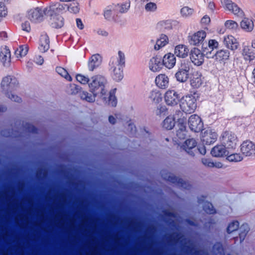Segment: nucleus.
I'll return each instance as SVG.
<instances>
[{
	"label": "nucleus",
	"mask_w": 255,
	"mask_h": 255,
	"mask_svg": "<svg viewBox=\"0 0 255 255\" xmlns=\"http://www.w3.org/2000/svg\"><path fill=\"white\" fill-rule=\"evenodd\" d=\"M76 80L83 85L89 84L90 79L88 76H84L81 74H78L76 76Z\"/></svg>",
	"instance_id": "de8ad7c7"
},
{
	"label": "nucleus",
	"mask_w": 255,
	"mask_h": 255,
	"mask_svg": "<svg viewBox=\"0 0 255 255\" xmlns=\"http://www.w3.org/2000/svg\"><path fill=\"white\" fill-rule=\"evenodd\" d=\"M168 42V37L164 34H161L156 39L155 44L154 46V49L156 51L159 50L162 47L166 46Z\"/></svg>",
	"instance_id": "cd10ccee"
},
{
	"label": "nucleus",
	"mask_w": 255,
	"mask_h": 255,
	"mask_svg": "<svg viewBox=\"0 0 255 255\" xmlns=\"http://www.w3.org/2000/svg\"><path fill=\"white\" fill-rule=\"evenodd\" d=\"M76 25L78 28H79L81 30L83 29L84 28V25L81 19L77 18L76 19Z\"/></svg>",
	"instance_id": "680f3d73"
},
{
	"label": "nucleus",
	"mask_w": 255,
	"mask_h": 255,
	"mask_svg": "<svg viewBox=\"0 0 255 255\" xmlns=\"http://www.w3.org/2000/svg\"><path fill=\"white\" fill-rule=\"evenodd\" d=\"M149 98L151 102L156 104L162 101V95L159 91L154 90L151 92Z\"/></svg>",
	"instance_id": "c9c22d12"
},
{
	"label": "nucleus",
	"mask_w": 255,
	"mask_h": 255,
	"mask_svg": "<svg viewBox=\"0 0 255 255\" xmlns=\"http://www.w3.org/2000/svg\"><path fill=\"white\" fill-rule=\"evenodd\" d=\"M227 159L231 162H238L243 159V158L240 153H233L227 155Z\"/></svg>",
	"instance_id": "49530a36"
},
{
	"label": "nucleus",
	"mask_w": 255,
	"mask_h": 255,
	"mask_svg": "<svg viewBox=\"0 0 255 255\" xmlns=\"http://www.w3.org/2000/svg\"><path fill=\"white\" fill-rule=\"evenodd\" d=\"M144 8L147 12H155L157 9V5L155 2H149L145 5Z\"/></svg>",
	"instance_id": "09e8293b"
},
{
	"label": "nucleus",
	"mask_w": 255,
	"mask_h": 255,
	"mask_svg": "<svg viewBox=\"0 0 255 255\" xmlns=\"http://www.w3.org/2000/svg\"><path fill=\"white\" fill-rule=\"evenodd\" d=\"M109 121L112 124H114L116 123V118L113 116H110L109 117Z\"/></svg>",
	"instance_id": "69168bd1"
},
{
	"label": "nucleus",
	"mask_w": 255,
	"mask_h": 255,
	"mask_svg": "<svg viewBox=\"0 0 255 255\" xmlns=\"http://www.w3.org/2000/svg\"><path fill=\"white\" fill-rule=\"evenodd\" d=\"M8 14V9L4 2H0V18H3Z\"/></svg>",
	"instance_id": "3c124183"
},
{
	"label": "nucleus",
	"mask_w": 255,
	"mask_h": 255,
	"mask_svg": "<svg viewBox=\"0 0 255 255\" xmlns=\"http://www.w3.org/2000/svg\"><path fill=\"white\" fill-rule=\"evenodd\" d=\"M191 62L196 66L201 65L204 61V56L202 52L198 48H193L190 54Z\"/></svg>",
	"instance_id": "2eb2a0df"
},
{
	"label": "nucleus",
	"mask_w": 255,
	"mask_h": 255,
	"mask_svg": "<svg viewBox=\"0 0 255 255\" xmlns=\"http://www.w3.org/2000/svg\"><path fill=\"white\" fill-rule=\"evenodd\" d=\"M22 29L26 32H29L30 30V23L28 21H25L22 23L21 24Z\"/></svg>",
	"instance_id": "052dcab7"
},
{
	"label": "nucleus",
	"mask_w": 255,
	"mask_h": 255,
	"mask_svg": "<svg viewBox=\"0 0 255 255\" xmlns=\"http://www.w3.org/2000/svg\"><path fill=\"white\" fill-rule=\"evenodd\" d=\"M203 83V77L199 71L193 73L190 80V86L194 89H198L201 86Z\"/></svg>",
	"instance_id": "a211bd4d"
},
{
	"label": "nucleus",
	"mask_w": 255,
	"mask_h": 255,
	"mask_svg": "<svg viewBox=\"0 0 255 255\" xmlns=\"http://www.w3.org/2000/svg\"><path fill=\"white\" fill-rule=\"evenodd\" d=\"M102 61L100 55L95 54L91 56L88 62V68L90 71H93L95 68L99 66Z\"/></svg>",
	"instance_id": "c756f323"
},
{
	"label": "nucleus",
	"mask_w": 255,
	"mask_h": 255,
	"mask_svg": "<svg viewBox=\"0 0 255 255\" xmlns=\"http://www.w3.org/2000/svg\"><path fill=\"white\" fill-rule=\"evenodd\" d=\"M49 22L53 27L59 28L64 25V19L60 15H52L50 17Z\"/></svg>",
	"instance_id": "bb28decb"
},
{
	"label": "nucleus",
	"mask_w": 255,
	"mask_h": 255,
	"mask_svg": "<svg viewBox=\"0 0 255 255\" xmlns=\"http://www.w3.org/2000/svg\"><path fill=\"white\" fill-rule=\"evenodd\" d=\"M189 49L188 46L184 44H178L174 48V54L177 57L185 58L188 55Z\"/></svg>",
	"instance_id": "5701e85b"
},
{
	"label": "nucleus",
	"mask_w": 255,
	"mask_h": 255,
	"mask_svg": "<svg viewBox=\"0 0 255 255\" xmlns=\"http://www.w3.org/2000/svg\"><path fill=\"white\" fill-rule=\"evenodd\" d=\"M56 8L59 11L67 10L69 13L76 14L80 10V5L78 2H73L69 4H58Z\"/></svg>",
	"instance_id": "dca6fc26"
},
{
	"label": "nucleus",
	"mask_w": 255,
	"mask_h": 255,
	"mask_svg": "<svg viewBox=\"0 0 255 255\" xmlns=\"http://www.w3.org/2000/svg\"><path fill=\"white\" fill-rule=\"evenodd\" d=\"M162 65L168 69L174 67L176 62V59L174 54L167 53L165 54L162 59Z\"/></svg>",
	"instance_id": "aec40b11"
},
{
	"label": "nucleus",
	"mask_w": 255,
	"mask_h": 255,
	"mask_svg": "<svg viewBox=\"0 0 255 255\" xmlns=\"http://www.w3.org/2000/svg\"><path fill=\"white\" fill-rule=\"evenodd\" d=\"M198 150L202 155H204L206 153V150L204 146H202L198 148Z\"/></svg>",
	"instance_id": "0e129e2a"
},
{
	"label": "nucleus",
	"mask_w": 255,
	"mask_h": 255,
	"mask_svg": "<svg viewBox=\"0 0 255 255\" xmlns=\"http://www.w3.org/2000/svg\"><path fill=\"white\" fill-rule=\"evenodd\" d=\"M207 45H208L209 48L213 51L215 49H217L219 47V42L215 39H209L208 41Z\"/></svg>",
	"instance_id": "5fc2aeb1"
},
{
	"label": "nucleus",
	"mask_w": 255,
	"mask_h": 255,
	"mask_svg": "<svg viewBox=\"0 0 255 255\" xmlns=\"http://www.w3.org/2000/svg\"><path fill=\"white\" fill-rule=\"evenodd\" d=\"M179 102V106L183 114V112L187 114L192 113L196 109V99L192 94H187L182 96Z\"/></svg>",
	"instance_id": "20e7f679"
},
{
	"label": "nucleus",
	"mask_w": 255,
	"mask_h": 255,
	"mask_svg": "<svg viewBox=\"0 0 255 255\" xmlns=\"http://www.w3.org/2000/svg\"><path fill=\"white\" fill-rule=\"evenodd\" d=\"M155 83L159 88L165 89L169 86V79L165 74H160L155 77Z\"/></svg>",
	"instance_id": "6ab92c4d"
},
{
	"label": "nucleus",
	"mask_w": 255,
	"mask_h": 255,
	"mask_svg": "<svg viewBox=\"0 0 255 255\" xmlns=\"http://www.w3.org/2000/svg\"><path fill=\"white\" fill-rule=\"evenodd\" d=\"M241 152L246 156L255 155V143L250 140L244 141L240 146Z\"/></svg>",
	"instance_id": "4468645a"
},
{
	"label": "nucleus",
	"mask_w": 255,
	"mask_h": 255,
	"mask_svg": "<svg viewBox=\"0 0 255 255\" xmlns=\"http://www.w3.org/2000/svg\"><path fill=\"white\" fill-rule=\"evenodd\" d=\"M240 22L241 28L245 32H252L254 28V23L252 19L245 17V15Z\"/></svg>",
	"instance_id": "4be33fe9"
},
{
	"label": "nucleus",
	"mask_w": 255,
	"mask_h": 255,
	"mask_svg": "<svg viewBox=\"0 0 255 255\" xmlns=\"http://www.w3.org/2000/svg\"><path fill=\"white\" fill-rule=\"evenodd\" d=\"M177 118V126L179 128L177 131V136L180 139H184L186 136V118L184 114L181 111L178 112Z\"/></svg>",
	"instance_id": "1a4fd4ad"
},
{
	"label": "nucleus",
	"mask_w": 255,
	"mask_h": 255,
	"mask_svg": "<svg viewBox=\"0 0 255 255\" xmlns=\"http://www.w3.org/2000/svg\"><path fill=\"white\" fill-rule=\"evenodd\" d=\"M202 163L206 166L209 167H216L218 168H221L224 167L223 164L220 162H213L210 159L207 158H203L202 159Z\"/></svg>",
	"instance_id": "e433bc0d"
},
{
	"label": "nucleus",
	"mask_w": 255,
	"mask_h": 255,
	"mask_svg": "<svg viewBox=\"0 0 255 255\" xmlns=\"http://www.w3.org/2000/svg\"><path fill=\"white\" fill-rule=\"evenodd\" d=\"M11 54L9 49L6 47H2L0 52V59L4 65H8L10 62Z\"/></svg>",
	"instance_id": "a878e982"
},
{
	"label": "nucleus",
	"mask_w": 255,
	"mask_h": 255,
	"mask_svg": "<svg viewBox=\"0 0 255 255\" xmlns=\"http://www.w3.org/2000/svg\"><path fill=\"white\" fill-rule=\"evenodd\" d=\"M228 149L223 144H218L213 147L211 150V154L216 157H223L229 154Z\"/></svg>",
	"instance_id": "412c9836"
},
{
	"label": "nucleus",
	"mask_w": 255,
	"mask_h": 255,
	"mask_svg": "<svg viewBox=\"0 0 255 255\" xmlns=\"http://www.w3.org/2000/svg\"><path fill=\"white\" fill-rule=\"evenodd\" d=\"M97 33L98 34L104 37H107L108 35V33L106 31L102 29L98 30Z\"/></svg>",
	"instance_id": "e2e57ef3"
},
{
	"label": "nucleus",
	"mask_w": 255,
	"mask_h": 255,
	"mask_svg": "<svg viewBox=\"0 0 255 255\" xmlns=\"http://www.w3.org/2000/svg\"><path fill=\"white\" fill-rule=\"evenodd\" d=\"M167 113V108L165 106H161L156 110V114L160 116H164Z\"/></svg>",
	"instance_id": "6e6d98bb"
},
{
	"label": "nucleus",
	"mask_w": 255,
	"mask_h": 255,
	"mask_svg": "<svg viewBox=\"0 0 255 255\" xmlns=\"http://www.w3.org/2000/svg\"><path fill=\"white\" fill-rule=\"evenodd\" d=\"M125 63V54L121 51L118 52L117 56L111 59L109 63L110 70L113 79L116 81L119 82L123 79L124 77L123 68Z\"/></svg>",
	"instance_id": "f03ea898"
},
{
	"label": "nucleus",
	"mask_w": 255,
	"mask_h": 255,
	"mask_svg": "<svg viewBox=\"0 0 255 255\" xmlns=\"http://www.w3.org/2000/svg\"><path fill=\"white\" fill-rule=\"evenodd\" d=\"M106 96V101H105L104 100L103 102L107 103H108L109 105H111L112 107H115L117 105V99L115 95L108 94Z\"/></svg>",
	"instance_id": "a18cd8bd"
},
{
	"label": "nucleus",
	"mask_w": 255,
	"mask_h": 255,
	"mask_svg": "<svg viewBox=\"0 0 255 255\" xmlns=\"http://www.w3.org/2000/svg\"><path fill=\"white\" fill-rule=\"evenodd\" d=\"M117 12L121 13H124L128 12L130 6V2L129 1H126L124 2L114 4Z\"/></svg>",
	"instance_id": "72a5a7b5"
},
{
	"label": "nucleus",
	"mask_w": 255,
	"mask_h": 255,
	"mask_svg": "<svg viewBox=\"0 0 255 255\" xmlns=\"http://www.w3.org/2000/svg\"><path fill=\"white\" fill-rule=\"evenodd\" d=\"M249 231V227L248 224H243L240 228L239 238L240 242H243Z\"/></svg>",
	"instance_id": "a19ab883"
},
{
	"label": "nucleus",
	"mask_w": 255,
	"mask_h": 255,
	"mask_svg": "<svg viewBox=\"0 0 255 255\" xmlns=\"http://www.w3.org/2000/svg\"><path fill=\"white\" fill-rule=\"evenodd\" d=\"M208 7L211 9L213 10L215 7V4L213 2H210L208 4Z\"/></svg>",
	"instance_id": "774afa93"
},
{
	"label": "nucleus",
	"mask_w": 255,
	"mask_h": 255,
	"mask_svg": "<svg viewBox=\"0 0 255 255\" xmlns=\"http://www.w3.org/2000/svg\"><path fill=\"white\" fill-rule=\"evenodd\" d=\"M43 12L41 8L36 7L28 10L26 14L25 17L31 22L38 23L43 19Z\"/></svg>",
	"instance_id": "ddd939ff"
},
{
	"label": "nucleus",
	"mask_w": 255,
	"mask_h": 255,
	"mask_svg": "<svg viewBox=\"0 0 255 255\" xmlns=\"http://www.w3.org/2000/svg\"><path fill=\"white\" fill-rule=\"evenodd\" d=\"M177 114L178 112L175 114L174 117H167L163 122V127L167 129H171L175 126V121L177 120L176 117Z\"/></svg>",
	"instance_id": "473e14b6"
},
{
	"label": "nucleus",
	"mask_w": 255,
	"mask_h": 255,
	"mask_svg": "<svg viewBox=\"0 0 255 255\" xmlns=\"http://www.w3.org/2000/svg\"><path fill=\"white\" fill-rule=\"evenodd\" d=\"M225 26L226 28L229 29H236L238 27V23L232 20H228L225 21Z\"/></svg>",
	"instance_id": "603ef678"
},
{
	"label": "nucleus",
	"mask_w": 255,
	"mask_h": 255,
	"mask_svg": "<svg viewBox=\"0 0 255 255\" xmlns=\"http://www.w3.org/2000/svg\"><path fill=\"white\" fill-rule=\"evenodd\" d=\"M56 71L59 75L66 79L67 80L72 81V77L69 75L68 72L64 68L61 67H57L56 68Z\"/></svg>",
	"instance_id": "79ce46f5"
},
{
	"label": "nucleus",
	"mask_w": 255,
	"mask_h": 255,
	"mask_svg": "<svg viewBox=\"0 0 255 255\" xmlns=\"http://www.w3.org/2000/svg\"><path fill=\"white\" fill-rule=\"evenodd\" d=\"M80 98L84 101L89 103H93L95 101L96 97L98 96L95 93L88 92L87 91H81L79 93Z\"/></svg>",
	"instance_id": "2f4dec72"
},
{
	"label": "nucleus",
	"mask_w": 255,
	"mask_h": 255,
	"mask_svg": "<svg viewBox=\"0 0 255 255\" xmlns=\"http://www.w3.org/2000/svg\"><path fill=\"white\" fill-rule=\"evenodd\" d=\"M117 11L115 5L108 6L104 11V16L107 19H110L116 14Z\"/></svg>",
	"instance_id": "58836bf2"
},
{
	"label": "nucleus",
	"mask_w": 255,
	"mask_h": 255,
	"mask_svg": "<svg viewBox=\"0 0 255 255\" xmlns=\"http://www.w3.org/2000/svg\"><path fill=\"white\" fill-rule=\"evenodd\" d=\"M223 42L228 48L232 50L238 48V43L237 39L232 35H225L224 38Z\"/></svg>",
	"instance_id": "393cba45"
},
{
	"label": "nucleus",
	"mask_w": 255,
	"mask_h": 255,
	"mask_svg": "<svg viewBox=\"0 0 255 255\" xmlns=\"http://www.w3.org/2000/svg\"><path fill=\"white\" fill-rule=\"evenodd\" d=\"M215 59L220 62H225L230 56V52L227 50H220L216 52L214 55Z\"/></svg>",
	"instance_id": "7c9ffc66"
},
{
	"label": "nucleus",
	"mask_w": 255,
	"mask_h": 255,
	"mask_svg": "<svg viewBox=\"0 0 255 255\" xmlns=\"http://www.w3.org/2000/svg\"><path fill=\"white\" fill-rule=\"evenodd\" d=\"M180 99V94L175 90L168 89L164 94V102L169 106L177 105Z\"/></svg>",
	"instance_id": "6e6552de"
},
{
	"label": "nucleus",
	"mask_w": 255,
	"mask_h": 255,
	"mask_svg": "<svg viewBox=\"0 0 255 255\" xmlns=\"http://www.w3.org/2000/svg\"><path fill=\"white\" fill-rule=\"evenodd\" d=\"M107 80L105 77L101 75L92 76L89 83L90 92L95 93L102 100L106 101L108 90L106 88Z\"/></svg>",
	"instance_id": "f257e3e1"
},
{
	"label": "nucleus",
	"mask_w": 255,
	"mask_h": 255,
	"mask_svg": "<svg viewBox=\"0 0 255 255\" xmlns=\"http://www.w3.org/2000/svg\"><path fill=\"white\" fill-rule=\"evenodd\" d=\"M162 58L160 56L155 55L152 57L148 63V67L153 72H159L162 68Z\"/></svg>",
	"instance_id": "f3484780"
},
{
	"label": "nucleus",
	"mask_w": 255,
	"mask_h": 255,
	"mask_svg": "<svg viewBox=\"0 0 255 255\" xmlns=\"http://www.w3.org/2000/svg\"><path fill=\"white\" fill-rule=\"evenodd\" d=\"M239 228V223L237 221H233L230 223L227 228V232L228 233H231L236 230Z\"/></svg>",
	"instance_id": "8fccbe9b"
},
{
	"label": "nucleus",
	"mask_w": 255,
	"mask_h": 255,
	"mask_svg": "<svg viewBox=\"0 0 255 255\" xmlns=\"http://www.w3.org/2000/svg\"><path fill=\"white\" fill-rule=\"evenodd\" d=\"M243 54L246 60L251 61L255 58L254 51L248 47H245L243 49Z\"/></svg>",
	"instance_id": "ea45409f"
},
{
	"label": "nucleus",
	"mask_w": 255,
	"mask_h": 255,
	"mask_svg": "<svg viewBox=\"0 0 255 255\" xmlns=\"http://www.w3.org/2000/svg\"><path fill=\"white\" fill-rule=\"evenodd\" d=\"M211 20L210 17L207 15H204L201 19V23L204 25H208L210 23Z\"/></svg>",
	"instance_id": "13d9d810"
},
{
	"label": "nucleus",
	"mask_w": 255,
	"mask_h": 255,
	"mask_svg": "<svg viewBox=\"0 0 255 255\" xmlns=\"http://www.w3.org/2000/svg\"><path fill=\"white\" fill-rule=\"evenodd\" d=\"M204 211L208 214H213L215 212V210L213 205L209 202H205L203 206Z\"/></svg>",
	"instance_id": "864d4df0"
},
{
	"label": "nucleus",
	"mask_w": 255,
	"mask_h": 255,
	"mask_svg": "<svg viewBox=\"0 0 255 255\" xmlns=\"http://www.w3.org/2000/svg\"><path fill=\"white\" fill-rule=\"evenodd\" d=\"M202 49L204 56H205L207 58H210L213 57V55L212 54V52L213 51L209 48L208 45L202 44Z\"/></svg>",
	"instance_id": "c03bdc74"
},
{
	"label": "nucleus",
	"mask_w": 255,
	"mask_h": 255,
	"mask_svg": "<svg viewBox=\"0 0 255 255\" xmlns=\"http://www.w3.org/2000/svg\"><path fill=\"white\" fill-rule=\"evenodd\" d=\"M69 92H70V93L72 94H76L78 92L79 90V86L74 84H70L69 86Z\"/></svg>",
	"instance_id": "4d7b16f0"
},
{
	"label": "nucleus",
	"mask_w": 255,
	"mask_h": 255,
	"mask_svg": "<svg viewBox=\"0 0 255 255\" xmlns=\"http://www.w3.org/2000/svg\"><path fill=\"white\" fill-rule=\"evenodd\" d=\"M220 140L221 143L228 150L235 149L239 141L237 135L230 131L223 132Z\"/></svg>",
	"instance_id": "39448f33"
},
{
	"label": "nucleus",
	"mask_w": 255,
	"mask_h": 255,
	"mask_svg": "<svg viewBox=\"0 0 255 255\" xmlns=\"http://www.w3.org/2000/svg\"><path fill=\"white\" fill-rule=\"evenodd\" d=\"M128 128H130L131 132H133V130H135V126L133 124L130 123L128 124Z\"/></svg>",
	"instance_id": "338daca9"
},
{
	"label": "nucleus",
	"mask_w": 255,
	"mask_h": 255,
	"mask_svg": "<svg viewBox=\"0 0 255 255\" xmlns=\"http://www.w3.org/2000/svg\"><path fill=\"white\" fill-rule=\"evenodd\" d=\"M190 69V65L188 62H182L175 74L176 80L180 83L186 82L189 79Z\"/></svg>",
	"instance_id": "0eeeda50"
},
{
	"label": "nucleus",
	"mask_w": 255,
	"mask_h": 255,
	"mask_svg": "<svg viewBox=\"0 0 255 255\" xmlns=\"http://www.w3.org/2000/svg\"><path fill=\"white\" fill-rule=\"evenodd\" d=\"M207 36V32L202 29L190 33L187 37L189 44L191 46H198L203 44Z\"/></svg>",
	"instance_id": "423d86ee"
},
{
	"label": "nucleus",
	"mask_w": 255,
	"mask_h": 255,
	"mask_svg": "<svg viewBox=\"0 0 255 255\" xmlns=\"http://www.w3.org/2000/svg\"><path fill=\"white\" fill-rule=\"evenodd\" d=\"M34 62L38 65H41L44 62L43 57L40 55H35L33 58Z\"/></svg>",
	"instance_id": "bf43d9fd"
},
{
	"label": "nucleus",
	"mask_w": 255,
	"mask_h": 255,
	"mask_svg": "<svg viewBox=\"0 0 255 255\" xmlns=\"http://www.w3.org/2000/svg\"><path fill=\"white\" fill-rule=\"evenodd\" d=\"M49 48V39L46 34L41 35L39 39L38 49L41 52H45Z\"/></svg>",
	"instance_id": "c85d7f7f"
},
{
	"label": "nucleus",
	"mask_w": 255,
	"mask_h": 255,
	"mask_svg": "<svg viewBox=\"0 0 255 255\" xmlns=\"http://www.w3.org/2000/svg\"><path fill=\"white\" fill-rule=\"evenodd\" d=\"M157 27L160 29H170L171 28V21L170 20H163L159 21Z\"/></svg>",
	"instance_id": "37998d69"
},
{
	"label": "nucleus",
	"mask_w": 255,
	"mask_h": 255,
	"mask_svg": "<svg viewBox=\"0 0 255 255\" xmlns=\"http://www.w3.org/2000/svg\"><path fill=\"white\" fill-rule=\"evenodd\" d=\"M222 4L225 8L232 12L238 17H243L245 14L244 11L237 4L230 0H223Z\"/></svg>",
	"instance_id": "f8f14e48"
},
{
	"label": "nucleus",
	"mask_w": 255,
	"mask_h": 255,
	"mask_svg": "<svg viewBox=\"0 0 255 255\" xmlns=\"http://www.w3.org/2000/svg\"><path fill=\"white\" fill-rule=\"evenodd\" d=\"M194 13V9L188 6L182 7L180 10L181 16L185 18H189L193 15Z\"/></svg>",
	"instance_id": "f704fd0d"
},
{
	"label": "nucleus",
	"mask_w": 255,
	"mask_h": 255,
	"mask_svg": "<svg viewBox=\"0 0 255 255\" xmlns=\"http://www.w3.org/2000/svg\"><path fill=\"white\" fill-rule=\"evenodd\" d=\"M188 124L191 130L195 132L200 131L203 128V123L201 119L199 116L195 114L190 116Z\"/></svg>",
	"instance_id": "9b49d317"
},
{
	"label": "nucleus",
	"mask_w": 255,
	"mask_h": 255,
	"mask_svg": "<svg viewBox=\"0 0 255 255\" xmlns=\"http://www.w3.org/2000/svg\"><path fill=\"white\" fill-rule=\"evenodd\" d=\"M197 142L193 138L186 140L182 146L183 148L189 154L193 155L196 150Z\"/></svg>",
	"instance_id": "b1692460"
},
{
	"label": "nucleus",
	"mask_w": 255,
	"mask_h": 255,
	"mask_svg": "<svg viewBox=\"0 0 255 255\" xmlns=\"http://www.w3.org/2000/svg\"><path fill=\"white\" fill-rule=\"evenodd\" d=\"M218 134L214 129L210 128L205 129L201 132V139L206 144H211L217 139Z\"/></svg>",
	"instance_id": "9d476101"
},
{
	"label": "nucleus",
	"mask_w": 255,
	"mask_h": 255,
	"mask_svg": "<svg viewBox=\"0 0 255 255\" xmlns=\"http://www.w3.org/2000/svg\"><path fill=\"white\" fill-rule=\"evenodd\" d=\"M28 50V47L27 45H21L15 51V57L20 59L25 56Z\"/></svg>",
	"instance_id": "4c0bfd02"
},
{
	"label": "nucleus",
	"mask_w": 255,
	"mask_h": 255,
	"mask_svg": "<svg viewBox=\"0 0 255 255\" xmlns=\"http://www.w3.org/2000/svg\"><path fill=\"white\" fill-rule=\"evenodd\" d=\"M18 82L15 78H12L10 76H6L4 77L1 83V88L5 92V94L8 98L11 101L19 103L21 102V98L16 95L11 94L10 95L6 93L8 91L13 90L18 85Z\"/></svg>",
	"instance_id": "7ed1b4c3"
}]
</instances>
